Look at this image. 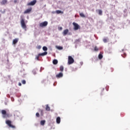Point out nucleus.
<instances>
[{
    "label": "nucleus",
    "instance_id": "obj_1",
    "mask_svg": "<svg viewBox=\"0 0 130 130\" xmlns=\"http://www.w3.org/2000/svg\"><path fill=\"white\" fill-rule=\"evenodd\" d=\"M21 20L20 23L21 25V27L23 29H24L26 30L27 29V26L26 25V23H25V19L23 18V16H20Z\"/></svg>",
    "mask_w": 130,
    "mask_h": 130
},
{
    "label": "nucleus",
    "instance_id": "obj_2",
    "mask_svg": "<svg viewBox=\"0 0 130 130\" xmlns=\"http://www.w3.org/2000/svg\"><path fill=\"white\" fill-rule=\"evenodd\" d=\"M1 112L3 114V118H8L10 117V114L7 113V111L5 110H2Z\"/></svg>",
    "mask_w": 130,
    "mask_h": 130
},
{
    "label": "nucleus",
    "instance_id": "obj_3",
    "mask_svg": "<svg viewBox=\"0 0 130 130\" xmlns=\"http://www.w3.org/2000/svg\"><path fill=\"white\" fill-rule=\"evenodd\" d=\"M6 124H8V126L9 127H12V128H15L16 126H15L14 125L12 124V121L10 120H7L6 121Z\"/></svg>",
    "mask_w": 130,
    "mask_h": 130
},
{
    "label": "nucleus",
    "instance_id": "obj_4",
    "mask_svg": "<svg viewBox=\"0 0 130 130\" xmlns=\"http://www.w3.org/2000/svg\"><path fill=\"white\" fill-rule=\"evenodd\" d=\"M75 62V60H74V58L71 56H68V64H72Z\"/></svg>",
    "mask_w": 130,
    "mask_h": 130
},
{
    "label": "nucleus",
    "instance_id": "obj_5",
    "mask_svg": "<svg viewBox=\"0 0 130 130\" xmlns=\"http://www.w3.org/2000/svg\"><path fill=\"white\" fill-rule=\"evenodd\" d=\"M73 25L74 26V30H79V29H81V26H80L78 23L76 22H73Z\"/></svg>",
    "mask_w": 130,
    "mask_h": 130
},
{
    "label": "nucleus",
    "instance_id": "obj_6",
    "mask_svg": "<svg viewBox=\"0 0 130 130\" xmlns=\"http://www.w3.org/2000/svg\"><path fill=\"white\" fill-rule=\"evenodd\" d=\"M48 25V22L47 21H44L40 23V27L43 28V27H46Z\"/></svg>",
    "mask_w": 130,
    "mask_h": 130
},
{
    "label": "nucleus",
    "instance_id": "obj_7",
    "mask_svg": "<svg viewBox=\"0 0 130 130\" xmlns=\"http://www.w3.org/2000/svg\"><path fill=\"white\" fill-rule=\"evenodd\" d=\"M32 11V8H29L27 9H26L24 12H23L24 14H29V13H31Z\"/></svg>",
    "mask_w": 130,
    "mask_h": 130
},
{
    "label": "nucleus",
    "instance_id": "obj_8",
    "mask_svg": "<svg viewBox=\"0 0 130 130\" xmlns=\"http://www.w3.org/2000/svg\"><path fill=\"white\" fill-rule=\"evenodd\" d=\"M37 3V1L36 0H34L33 1L30 2V3L27 4V6H34L35 4Z\"/></svg>",
    "mask_w": 130,
    "mask_h": 130
},
{
    "label": "nucleus",
    "instance_id": "obj_9",
    "mask_svg": "<svg viewBox=\"0 0 130 130\" xmlns=\"http://www.w3.org/2000/svg\"><path fill=\"white\" fill-rule=\"evenodd\" d=\"M68 33H69V29H66L63 30L62 34H63V36H66V35H67L68 34Z\"/></svg>",
    "mask_w": 130,
    "mask_h": 130
},
{
    "label": "nucleus",
    "instance_id": "obj_10",
    "mask_svg": "<svg viewBox=\"0 0 130 130\" xmlns=\"http://www.w3.org/2000/svg\"><path fill=\"white\" fill-rule=\"evenodd\" d=\"M63 76V74L62 73H59L58 74L56 75V78H62Z\"/></svg>",
    "mask_w": 130,
    "mask_h": 130
},
{
    "label": "nucleus",
    "instance_id": "obj_11",
    "mask_svg": "<svg viewBox=\"0 0 130 130\" xmlns=\"http://www.w3.org/2000/svg\"><path fill=\"white\" fill-rule=\"evenodd\" d=\"M19 41V39L18 38H16L13 40V44H17L18 43V42Z\"/></svg>",
    "mask_w": 130,
    "mask_h": 130
},
{
    "label": "nucleus",
    "instance_id": "obj_12",
    "mask_svg": "<svg viewBox=\"0 0 130 130\" xmlns=\"http://www.w3.org/2000/svg\"><path fill=\"white\" fill-rule=\"evenodd\" d=\"M47 52H44L42 53H39V55H40V56H44L45 55H47Z\"/></svg>",
    "mask_w": 130,
    "mask_h": 130
},
{
    "label": "nucleus",
    "instance_id": "obj_13",
    "mask_svg": "<svg viewBox=\"0 0 130 130\" xmlns=\"http://www.w3.org/2000/svg\"><path fill=\"white\" fill-rule=\"evenodd\" d=\"M8 3L7 0H2L1 2V5H6Z\"/></svg>",
    "mask_w": 130,
    "mask_h": 130
},
{
    "label": "nucleus",
    "instance_id": "obj_14",
    "mask_svg": "<svg viewBox=\"0 0 130 130\" xmlns=\"http://www.w3.org/2000/svg\"><path fill=\"white\" fill-rule=\"evenodd\" d=\"M45 122H46V121L45 120H41L40 122L41 125H44L45 124Z\"/></svg>",
    "mask_w": 130,
    "mask_h": 130
},
{
    "label": "nucleus",
    "instance_id": "obj_15",
    "mask_svg": "<svg viewBox=\"0 0 130 130\" xmlns=\"http://www.w3.org/2000/svg\"><path fill=\"white\" fill-rule=\"evenodd\" d=\"M46 110L47 111H50V107H49L48 105H46Z\"/></svg>",
    "mask_w": 130,
    "mask_h": 130
},
{
    "label": "nucleus",
    "instance_id": "obj_16",
    "mask_svg": "<svg viewBox=\"0 0 130 130\" xmlns=\"http://www.w3.org/2000/svg\"><path fill=\"white\" fill-rule=\"evenodd\" d=\"M56 122L57 123H60V117H58L56 118Z\"/></svg>",
    "mask_w": 130,
    "mask_h": 130
},
{
    "label": "nucleus",
    "instance_id": "obj_17",
    "mask_svg": "<svg viewBox=\"0 0 130 130\" xmlns=\"http://www.w3.org/2000/svg\"><path fill=\"white\" fill-rule=\"evenodd\" d=\"M79 15H80V17H81L82 18H86V16L83 13H80Z\"/></svg>",
    "mask_w": 130,
    "mask_h": 130
},
{
    "label": "nucleus",
    "instance_id": "obj_18",
    "mask_svg": "<svg viewBox=\"0 0 130 130\" xmlns=\"http://www.w3.org/2000/svg\"><path fill=\"white\" fill-rule=\"evenodd\" d=\"M58 63V61H57V60L56 59H54L53 60V64H57V63Z\"/></svg>",
    "mask_w": 130,
    "mask_h": 130
},
{
    "label": "nucleus",
    "instance_id": "obj_19",
    "mask_svg": "<svg viewBox=\"0 0 130 130\" xmlns=\"http://www.w3.org/2000/svg\"><path fill=\"white\" fill-rule=\"evenodd\" d=\"M56 14H63V12H62L60 10H56Z\"/></svg>",
    "mask_w": 130,
    "mask_h": 130
},
{
    "label": "nucleus",
    "instance_id": "obj_20",
    "mask_svg": "<svg viewBox=\"0 0 130 130\" xmlns=\"http://www.w3.org/2000/svg\"><path fill=\"white\" fill-rule=\"evenodd\" d=\"M99 59H102L103 58V55H102V54H99Z\"/></svg>",
    "mask_w": 130,
    "mask_h": 130
},
{
    "label": "nucleus",
    "instance_id": "obj_21",
    "mask_svg": "<svg viewBox=\"0 0 130 130\" xmlns=\"http://www.w3.org/2000/svg\"><path fill=\"white\" fill-rule=\"evenodd\" d=\"M98 11L99 12V14L100 15V16H102V10H99Z\"/></svg>",
    "mask_w": 130,
    "mask_h": 130
},
{
    "label": "nucleus",
    "instance_id": "obj_22",
    "mask_svg": "<svg viewBox=\"0 0 130 130\" xmlns=\"http://www.w3.org/2000/svg\"><path fill=\"white\" fill-rule=\"evenodd\" d=\"M60 72H63V66H61L60 67Z\"/></svg>",
    "mask_w": 130,
    "mask_h": 130
},
{
    "label": "nucleus",
    "instance_id": "obj_23",
    "mask_svg": "<svg viewBox=\"0 0 130 130\" xmlns=\"http://www.w3.org/2000/svg\"><path fill=\"white\" fill-rule=\"evenodd\" d=\"M43 50H44V51H47V47H46V46H44L43 47Z\"/></svg>",
    "mask_w": 130,
    "mask_h": 130
},
{
    "label": "nucleus",
    "instance_id": "obj_24",
    "mask_svg": "<svg viewBox=\"0 0 130 130\" xmlns=\"http://www.w3.org/2000/svg\"><path fill=\"white\" fill-rule=\"evenodd\" d=\"M121 56H122V57H125L126 56V53H123V54H121Z\"/></svg>",
    "mask_w": 130,
    "mask_h": 130
},
{
    "label": "nucleus",
    "instance_id": "obj_25",
    "mask_svg": "<svg viewBox=\"0 0 130 130\" xmlns=\"http://www.w3.org/2000/svg\"><path fill=\"white\" fill-rule=\"evenodd\" d=\"M57 49H59V50H61L63 49L62 47H61V46H58L57 47Z\"/></svg>",
    "mask_w": 130,
    "mask_h": 130
},
{
    "label": "nucleus",
    "instance_id": "obj_26",
    "mask_svg": "<svg viewBox=\"0 0 130 130\" xmlns=\"http://www.w3.org/2000/svg\"><path fill=\"white\" fill-rule=\"evenodd\" d=\"M40 55H39V54L36 56V59H37V60H39V57Z\"/></svg>",
    "mask_w": 130,
    "mask_h": 130
},
{
    "label": "nucleus",
    "instance_id": "obj_27",
    "mask_svg": "<svg viewBox=\"0 0 130 130\" xmlns=\"http://www.w3.org/2000/svg\"><path fill=\"white\" fill-rule=\"evenodd\" d=\"M94 51H98L99 50V49L97 48V46H95L94 49Z\"/></svg>",
    "mask_w": 130,
    "mask_h": 130
},
{
    "label": "nucleus",
    "instance_id": "obj_28",
    "mask_svg": "<svg viewBox=\"0 0 130 130\" xmlns=\"http://www.w3.org/2000/svg\"><path fill=\"white\" fill-rule=\"evenodd\" d=\"M36 117H40V115L39 114V113H37L36 114Z\"/></svg>",
    "mask_w": 130,
    "mask_h": 130
},
{
    "label": "nucleus",
    "instance_id": "obj_29",
    "mask_svg": "<svg viewBox=\"0 0 130 130\" xmlns=\"http://www.w3.org/2000/svg\"><path fill=\"white\" fill-rule=\"evenodd\" d=\"M22 83L23 84V85H25V84H26V81L25 80H23L22 81Z\"/></svg>",
    "mask_w": 130,
    "mask_h": 130
},
{
    "label": "nucleus",
    "instance_id": "obj_30",
    "mask_svg": "<svg viewBox=\"0 0 130 130\" xmlns=\"http://www.w3.org/2000/svg\"><path fill=\"white\" fill-rule=\"evenodd\" d=\"M103 42H104V43H106V42H107V39L104 38V39H103Z\"/></svg>",
    "mask_w": 130,
    "mask_h": 130
},
{
    "label": "nucleus",
    "instance_id": "obj_31",
    "mask_svg": "<svg viewBox=\"0 0 130 130\" xmlns=\"http://www.w3.org/2000/svg\"><path fill=\"white\" fill-rule=\"evenodd\" d=\"M37 48L38 49H41V46H40V45L38 46L37 47Z\"/></svg>",
    "mask_w": 130,
    "mask_h": 130
},
{
    "label": "nucleus",
    "instance_id": "obj_32",
    "mask_svg": "<svg viewBox=\"0 0 130 130\" xmlns=\"http://www.w3.org/2000/svg\"><path fill=\"white\" fill-rule=\"evenodd\" d=\"M41 114L42 116H43V110H41Z\"/></svg>",
    "mask_w": 130,
    "mask_h": 130
},
{
    "label": "nucleus",
    "instance_id": "obj_33",
    "mask_svg": "<svg viewBox=\"0 0 130 130\" xmlns=\"http://www.w3.org/2000/svg\"><path fill=\"white\" fill-rule=\"evenodd\" d=\"M32 74H33V75H36V74H37L36 71H32Z\"/></svg>",
    "mask_w": 130,
    "mask_h": 130
},
{
    "label": "nucleus",
    "instance_id": "obj_34",
    "mask_svg": "<svg viewBox=\"0 0 130 130\" xmlns=\"http://www.w3.org/2000/svg\"><path fill=\"white\" fill-rule=\"evenodd\" d=\"M59 30H62V27H59Z\"/></svg>",
    "mask_w": 130,
    "mask_h": 130
},
{
    "label": "nucleus",
    "instance_id": "obj_35",
    "mask_svg": "<svg viewBox=\"0 0 130 130\" xmlns=\"http://www.w3.org/2000/svg\"><path fill=\"white\" fill-rule=\"evenodd\" d=\"M18 85H19V86H22V84L20 82L18 83Z\"/></svg>",
    "mask_w": 130,
    "mask_h": 130
},
{
    "label": "nucleus",
    "instance_id": "obj_36",
    "mask_svg": "<svg viewBox=\"0 0 130 130\" xmlns=\"http://www.w3.org/2000/svg\"><path fill=\"white\" fill-rule=\"evenodd\" d=\"M14 3H15V4H16L17 3V0H15Z\"/></svg>",
    "mask_w": 130,
    "mask_h": 130
},
{
    "label": "nucleus",
    "instance_id": "obj_37",
    "mask_svg": "<svg viewBox=\"0 0 130 130\" xmlns=\"http://www.w3.org/2000/svg\"><path fill=\"white\" fill-rule=\"evenodd\" d=\"M45 82V80H44V83Z\"/></svg>",
    "mask_w": 130,
    "mask_h": 130
}]
</instances>
